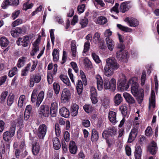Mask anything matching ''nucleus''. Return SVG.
I'll use <instances>...</instances> for the list:
<instances>
[{"mask_svg": "<svg viewBox=\"0 0 159 159\" xmlns=\"http://www.w3.org/2000/svg\"><path fill=\"white\" fill-rule=\"evenodd\" d=\"M96 79L97 88L99 91H101L103 87L105 89H109L112 91H114L115 90L116 82V80L114 78H112L110 80L107 78H105L103 81L102 77L98 75L96 76Z\"/></svg>", "mask_w": 159, "mask_h": 159, "instance_id": "f257e3e1", "label": "nucleus"}, {"mask_svg": "<svg viewBox=\"0 0 159 159\" xmlns=\"http://www.w3.org/2000/svg\"><path fill=\"white\" fill-rule=\"evenodd\" d=\"M106 64L104 67V74L107 77L112 75L114 70L117 69L119 65L114 57H110L106 60Z\"/></svg>", "mask_w": 159, "mask_h": 159, "instance_id": "f03ea898", "label": "nucleus"}, {"mask_svg": "<svg viewBox=\"0 0 159 159\" xmlns=\"http://www.w3.org/2000/svg\"><path fill=\"white\" fill-rule=\"evenodd\" d=\"M41 77L39 73L35 74H32L30 75L29 79V86L30 87H33L35 83L38 84L41 81Z\"/></svg>", "mask_w": 159, "mask_h": 159, "instance_id": "7ed1b4c3", "label": "nucleus"}, {"mask_svg": "<svg viewBox=\"0 0 159 159\" xmlns=\"http://www.w3.org/2000/svg\"><path fill=\"white\" fill-rule=\"evenodd\" d=\"M47 126L45 124H42L39 127L37 135L39 139H43L47 133Z\"/></svg>", "mask_w": 159, "mask_h": 159, "instance_id": "20e7f679", "label": "nucleus"}, {"mask_svg": "<svg viewBox=\"0 0 159 159\" xmlns=\"http://www.w3.org/2000/svg\"><path fill=\"white\" fill-rule=\"evenodd\" d=\"M30 43V39L28 36H24L23 38H19L16 41L18 46L21 45L24 47H28Z\"/></svg>", "mask_w": 159, "mask_h": 159, "instance_id": "39448f33", "label": "nucleus"}, {"mask_svg": "<svg viewBox=\"0 0 159 159\" xmlns=\"http://www.w3.org/2000/svg\"><path fill=\"white\" fill-rule=\"evenodd\" d=\"M39 113L41 116L48 117L49 115V108L46 105H42L40 107L38 111Z\"/></svg>", "mask_w": 159, "mask_h": 159, "instance_id": "423d86ee", "label": "nucleus"}, {"mask_svg": "<svg viewBox=\"0 0 159 159\" xmlns=\"http://www.w3.org/2000/svg\"><path fill=\"white\" fill-rule=\"evenodd\" d=\"M70 98V93L67 89H64L62 91L61 97V102L64 103L67 102Z\"/></svg>", "mask_w": 159, "mask_h": 159, "instance_id": "0eeeda50", "label": "nucleus"}, {"mask_svg": "<svg viewBox=\"0 0 159 159\" xmlns=\"http://www.w3.org/2000/svg\"><path fill=\"white\" fill-rule=\"evenodd\" d=\"M129 83H132L131 87V92L132 94L134 96H137L138 95V93H139V85L138 84L134 82L132 79H130L129 80Z\"/></svg>", "mask_w": 159, "mask_h": 159, "instance_id": "6e6552de", "label": "nucleus"}, {"mask_svg": "<svg viewBox=\"0 0 159 159\" xmlns=\"http://www.w3.org/2000/svg\"><path fill=\"white\" fill-rule=\"evenodd\" d=\"M124 21L130 27H135L138 26L139 25V22L138 20L131 17H128L126 18L125 19Z\"/></svg>", "mask_w": 159, "mask_h": 159, "instance_id": "1a4fd4ad", "label": "nucleus"}, {"mask_svg": "<svg viewBox=\"0 0 159 159\" xmlns=\"http://www.w3.org/2000/svg\"><path fill=\"white\" fill-rule=\"evenodd\" d=\"M155 107V92L153 90H152L150 97L149 98V108L152 107L154 108Z\"/></svg>", "mask_w": 159, "mask_h": 159, "instance_id": "9d476101", "label": "nucleus"}, {"mask_svg": "<svg viewBox=\"0 0 159 159\" xmlns=\"http://www.w3.org/2000/svg\"><path fill=\"white\" fill-rule=\"evenodd\" d=\"M123 96L126 101L129 104H132L135 102V100L131 95L126 92L123 93Z\"/></svg>", "mask_w": 159, "mask_h": 159, "instance_id": "9b49d317", "label": "nucleus"}, {"mask_svg": "<svg viewBox=\"0 0 159 159\" xmlns=\"http://www.w3.org/2000/svg\"><path fill=\"white\" fill-rule=\"evenodd\" d=\"M40 42V40L37 39L33 44V50L31 52V55L32 56H34L35 54L39 51V43Z\"/></svg>", "mask_w": 159, "mask_h": 159, "instance_id": "f8f14e48", "label": "nucleus"}, {"mask_svg": "<svg viewBox=\"0 0 159 159\" xmlns=\"http://www.w3.org/2000/svg\"><path fill=\"white\" fill-rule=\"evenodd\" d=\"M157 149L156 143L154 141L152 142L148 147V151L152 155L156 153Z\"/></svg>", "mask_w": 159, "mask_h": 159, "instance_id": "ddd939ff", "label": "nucleus"}, {"mask_svg": "<svg viewBox=\"0 0 159 159\" xmlns=\"http://www.w3.org/2000/svg\"><path fill=\"white\" fill-rule=\"evenodd\" d=\"M105 40L108 49L110 51H112L114 47V42L112 39L108 38H106Z\"/></svg>", "mask_w": 159, "mask_h": 159, "instance_id": "4468645a", "label": "nucleus"}, {"mask_svg": "<svg viewBox=\"0 0 159 159\" xmlns=\"http://www.w3.org/2000/svg\"><path fill=\"white\" fill-rule=\"evenodd\" d=\"M116 113L112 111L109 112L108 118L110 121L112 123H115L117 122L116 120Z\"/></svg>", "mask_w": 159, "mask_h": 159, "instance_id": "2eb2a0df", "label": "nucleus"}, {"mask_svg": "<svg viewBox=\"0 0 159 159\" xmlns=\"http://www.w3.org/2000/svg\"><path fill=\"white\" fill-rule=\"evenodd\" d=\"M137 134V130L136 129H132L129 135L128 142L129 143H131L136 137Z\"/></svg>", "mask_w": 159, "mask_h": 159, "instance_id": "dca6fc26", "label": "nucleus"}, {"mask_svg": "<svg viewBox=\"0 0 159 159\" xmlns=\"http://www.w3.org/2000/svg\"><path fill=\"white\" fill-rule=\"evenodd\" d=\"M79 106L76 103H73L71 107V113L73 116L77 115L79 109Z\"/></svg>", "mask_w": 159, "mask_h": 159, "instance_id": "f3484780", "label": "nucleus"}, {"mask_svg": "<svg viewBox=\"0 0 159 159\" xmlns=\"http://www.w3.org/2000/svg\"><path fill=\"white\" fill-rule=\"evenodd\" d=\"M116 57L117 59L121 61H125L126 60V54H123L122 51H117L116 53Z\"/></svg>", "mask_w": 159, "mask_h": 159, "instance_id": "a211bd4d", "label": "nucleus"}, {"mask_svg": "<svg viewBox=\"0 0 159 159\" xmlns=\"http://www.w3.org/2000/svg\"><path fill=\"white\" fill-rule=\"evenodd\" d=\"M59 112L62 116L65 118H68L70 115L69 110L65 107H62L59 110Z\"/></svg>", "mask_w": 159, "mask_h": 159, "instance_id": "6ab92c4d", "label": "nucleus"}, {"mask_svg": "<svg viewBox=\"0 0 159 159\" xmlns=\"http://www.w3.org/2000/svg\"><path fill=\"white\" fill-rule=\"evenodd\" d=\"M130 2V1H128L123 2L120 5V11L122 13L125 12L129 10L128 4Z\"/></svg>", "mask_w": 159, "mask_h": 159, "instance_id": "aec40b11", "label": "nucleus"}, {"mask_svg": "<svg viewBox=\"0 0 159 159\" xmlns=\"http://www.w3.org/2000/svg\"><path fill=\"white\" fill-rule=\"evenodd\" d=\"M40 146L39 144L36 142H34L33 143L32 152L34 155H37L39 152Z\"/></svg>", "mask_w": 159, "mask_h": 159, "instance_id": "412c9836", "label": "nucleus"}, {"mask_svg": "<svg viewBox=\"0 0 159 159\" xmlns=\"http://www.w3.org/2000/svg\"><path fill=\"white\" fill-rule=\"evenodd\" d=\"M76 42L75 40H72L71 43V50L72 56L75 57L77 54Z\"/></svg>", "mask_w": 159, "mask_h": 159, "instance_id": "4be33fe9", "label": "nucleus"}, {"mask_svg": "<svg viewBox=\"0 0 159 159\" xmlns=\"http://www.w3.org/2000/svg\"><path fill=\"white\" fill-rule=\"evenodd\" d=\"M119 87L121 91H123L126 90L129 88V85L126 83L125 80H124L119 83Z\"/></svg>", "mask_w": 159, "mask_h": 159, "instance_id": "5701e85b", "label": "nucleus"}, {"mask_svg": "<svg viewBox=\"0 0 159 159\" xmlns=\"http://www.w3.org/2000/svg\"><path fill=\"white\" fill-rule=\"evenodd\" d=\"M69 150L70 153L72 154H75L77 152V146L75 143L73 141L70 142L69 144Z\"/></svg>", "mask_w": 159, "mask_h": 159, "instance_id": "b1692460", "label": "nucleus"}, {"mask_svg": "<svg viewBox=\"0 0 159 159\" xmlns=\"http://www.w3.org/2000/svg\"><path fill=\"white\" fill-rule=\"evenodd\" d=\"M142 149L140 146L136 145L135 151V159H141Z\"/></svg>", "mask_w": 159, "mask_h": 159, "instance_id": "393cba45", "label": "nucleus"}, {"mask_svg": "<svg viewBox=\"0 0 159 159\" xmlns=\"http://www.w3.org/2000/svg\"><path fill=\"white\" fill-rule=\"evenodd\" d=\"M123 101L121 95L119 93L116 94L114 98V101L116 105L118 106Z\"/></svg>", "mask_w": 159, "mask_h": 159, "instance_id": "a878e982", "label": "nucleus"}, {"mask_svg": "<svg viewBox=\"0 0 159 159\" xmlns=\"http://www.w3.org/2000/svg\"><path fill=\"white\" fill-rule=\"evenodd\" d=\"M44 94L43 91H41L39 94L37 98L36 106L38 107L42 102L44 98Z\"/></svg>", "mask_w": 159, "mask_h": 159, "instance_id": "bb28decb", "label": "nucleus"}, {"mask_svg": "<svg viewBox=\"0 0 159 159\" xmlns=\"http://www.w3.org/2000/svg\"><path fill=\"white\" fill-rule=\"evenodd\" d=\"M95 22L100 25H104L107 22V20L105 16H101L98 17Z\"/></svg>", "mask_w": 159, "mask_h": 159, "instance_id": "cd10ccee", "label": "nucleus"}, {"mask_svg": "<svg viewBox=\"0 0 159 159\" xmlns=\"http://www.w3.org/2000/svg\"><path fill=\"white\" fill-rule=\"evenodd\" d=\"M52 142L54 148L56 150H58L61 147V143L58 138H53L52 139Z\"/></svg>", "mask_w": 159, "mask_h": 159, "instance_id": "c85d7f7f", "label": "nucleus"}, {"mask_svg": "<svg viewBox=\"0 0 159 159\" xmlns=\"http://www.w3.org/2000/svg\"><path fill=\"white\" fill-rule=\"evenodd\" d=\"M13 136L12 134L8 131L4 132L3 134V139L6 141H9Z\"/></svg>", "mask_w": 159, "mask_h": 159, "instance_id": "c756f323", "label": "nucleus"}, {"mask_svg": "<svg viewBox=\"0 0 159 159\" xmlns=\"http://www.w3.org/2000/svg\"><path fill=\"white\" fill-rule=\"evenodd\" d=\"M83 89V86L82 83L80 80H78L76 86V89L78 94H81L82 92Z\"/></svg>", "mask_w": 159, "mask_h": 159, "instance_id": "7c9ffc66", "label": "nucleus"}, {"mask_svg": "<svg viewBox=\"0 0 159 159\" xmlns=\"http://www.w3.org/2000/svg\"><path fill=\"white\" fill-rule=\"evenodd\" d=\"M60 77L61 80L67 85L68 86H70V82L67 76L62 75H60Z\"/></svg>", "mask_w": 159, "mask_h": 159, "instance_id": "2f4dec72", "label": "nucleus"}, {"mask_svg": "<svg viewBox=\"0 0 159 159\" xmlns=\"http://www.w3.org/2000/svg\"><path fill=\"white\" fill-rule=\"evenodd\" d=\"M99 136L97 131L95 129H93L92 132L91 140L92 141H97L98 139Z\"/></svg>", "mask_w": 159, "mask_h": 159, "instance_id": "473e14b6", "label": "nucleus"}, {"mask_svg": "<svg viewBox=\"0 0 159 159\" xmlns=\"http://www.w3.org/2000/svg\"><path fill=\"white\" fill-rule=\"evenodd\" d=\"M9 41L5 37L1 38L0 44L2 47H5L7 46Z\"/></svg>", "mask_w": 159, "mask_h": 159, "instance_id": "72a5a7b5", "label": "nucleus"}, {"mask_svg": "<svg viewBox=\"0 0 159 159\" xmlns=\"http://www.w3.org/2000/svg\"><path fill=\"white\" fill-rule=\"evenodd\" d=\"M15 96L13 94L10 93L7 97V104L8 106H11L13 103Z\"/></svg>", "mask_w": 159, "mask_h": 159, "instance_id": "f704fd0d", "label": "nucleus"}, {"mask_svg": "<svg viewBox=\"0 0 159 159\" xmlns=\"http://www.w3.org/2000/svg\"><path fill=\"white\" fill-rule=\"evenodd\" d=\"M31 66V64H28L22 70L21 75L22 76H25L27 75L28 71L30 70V67Z\"/></svg>", "mask_w": 159, "mask_h": 159, "instance_id": "c9c22d12", "label": "nucleus"}, {"mask_svg": "<svg viewBox=\"0 0 159 159\" xmlns=\"http://www.w3.org/2000/svg\"><path fill=\"white\" fill-rule=\"evenodd\" d=\"M140 92L141 93L139 94L138 93V95L137 96H135L136 97V99L137 100L138 102L139 103H141L142 102L144 96V91L143 89H141L140 90Z\"/></svg>", "mask_w": 159, "mask_h": 159, "instance_id": "e433bc0d", "label": "nucleus"}, {"mask_svg": "<svg viewBox=\"0 0 159 159\" xmlns=\"http://www.w3.org/2000/svg\"><path fill=\"white\" fill-rule=\"evenodd\" d=\"M26 61V57H22L20 58L18 61L17 66L19 68L23 66Z\"/></svg>", "mask_w": 159, "mask_h": 159, "instance_id": "4c0bfd02", "label": "nucleus"}, {"mask_svg": "<svg viewBox=\"0 0 159 159\" xmlns=\"http://www.w3.org/2000/svg\"><path fill=\"white\" fill-rule=\"evenodd\" d=\"M52 55L53 61H57L59 59V52L57 49H54L52 52Z\"/></svg>", "mask_w": 159, "mask_h": 159, "instance_id": "58836bf2", "label": "nucleus"}, {"mask_svg": "<svg viewBox=\"0 0 159 159\" xmlns=\"http://www.w3.org/2000/svg\"><path fill=\"white\" fill-rule=\"evenodd\" d=\"M119 109L124 116H126L127 114V108L125 105H121Z\"/></svg>", "mask_w": 159, "mask_h": 159, "instance_id": "ea45409f", "label": "nucleus"}, {"mask_svg": "<svg viewBox=\"0 0 159 159\" xmlns=\"http://www.w3.org/2000/svg\"><path fill=\"white\" fill-rule=\"evenodd\" d=\"M13 3L12 0H5L2 3V7L4 9H6L7 7L10 5H12Z\"/></svg>", "mask_w": 159, "mask_h": 159, "instance_id": "a19ab883", "label": "nucleus"}, {"mask_svg": "<svg viewBox=\"0 0 159 159\" xmlns=\"http://www.w3.org/2000/svg\"><path fill=\"white\" fill-rule=\"evenodd\" d=\"M117 27L120 30L125 32H131V29L127 27H125L122 25L120 24H117Z\"/></svg>", "mask_w": 159, "mask_h": 159, "instance_id": "79ce46f5", "label": "nucleus"}, {"mask_svg": "<svg viewBox=\"0 0 159 159\" xmlns=\"http://www.w3.org/2000/svg\"><path fill=\"white\" fill-rule=\"evenodd\" d=\"M25 96L24 95H21L19 98L18 102L19 107L21 108L24 105V101L25 99Z\"/></svg>", "mask_w": 159, "mask_h": 159, "instance_id": "37998d69", "label": "nucleus"}, {"mask_svg": "<svg viewBox=\"0 0 159 159\" xmlns=\"http://www.w3.org/2000/svg\"><path fill=\"white\" fill-rule=\"evenodd\" d=\"M88 20L86 17H84L80 20V23L82 28L85 27L88 24Z\"/></svg>", "mask_w": 159, "mask_h": 159, "instance_id": "c03bdc74", "label": "nucleus"}, {"mask_svg": "<svg viewBox=\"0 0 159 159\" xmlns=\"http://www.w3.org/2000/svg\"><path fill=\"white\" fill-rule=\"evenodd\" d=\"M101 102L103 107H107L109 106L110 100L108 98H104L101 99Z\"/></svg>", "mask_w": 159, "mask_h": 159, "instance_id": "a18cd8bd", "label": "nucleus"}, {"mask_svg": "<svg viewBox=\"0 0 159 159\" xmlns=\"http://www.w3.org/2000/svg\"><path fill=\"white\" fill-rule=\"evenodd\" d=\"M37 93L38 92L37 90H34L33 91L31 98V101L32 102H34L37 100Z\"/></svg>", "mask_w": 159, "mask_h": 159, "instance_id": "49530a36", "label": "nucleus"}, {"mask_svg": "<svg viewBox=\"0 0 159 159\" xmlns=\"http://www.w3.org/2000/svg\"><path fill=\"white\" fill-rule=\"evenodd\" d=\"M17 73V68L16 67H14L11 70H10L8 73V76L10 77H12Z\"/></svg>", "mask_w": 159, "mask_h": 159, "instance_id": "de8ad7c7", "label": "nucleus"}, {"mask_svg": "<svg viewBox=\"0 0 159 159\" xmlns=\"http://www.w3.org/2000/svg\"><path fill=\"white\" fill-rule=\"evenodd\" d=\"M108 134L112 135H115L116 133V129L114 127H109L108 130Z\"/></svg>", "mask_w": 159, "mask_h": 159, "instance_id": "09e8293b", "label": "nucleus"}, {"mask_svg": "<svg viewBox=\"0 0 159 159\" xmlns=\"http://www.w3.org/2000/svg\"><path fill=\"white\" fill-rule=\"evenodd\" d=\"M53 88L56 94H58L60 90L59 85L57 83H54L53 84Z\"/></svg>", "mask_w": 159, "mask_h": 159, "instance_id": "8fccbe9b", "label": "nucleus"}, {"mask_svg": "<svg viewBox=\"0 0 159 159\" xmlns=\"http://www.w3.org/2000/svg\"><path fill=\"white\" fill-rule=\"evenodd\" d=\"M33 6L32 3L29 4L28 2H26L24 3L23 5V9L26 11L27 10L31 8Z\"/></svg>", "mask_w": 159, "mask_h": 159, "instance_id": "3c124183", "label": "nucleus"}, {"mask_svg": "<svg viewBox=\"0 0 159 159\" xmlns=\"http://www.w3.org/2000/svg\"><path fill=\"white\" fill-rule=\"evenodd\" d=\"M90 45V43L89 41L85 43L84 45V49L83 51V53H85L89 50Z\"/></svg>", "mask_w": 159, "mask_h": 159, "instance_id": "603ef678", "label": "nucleus"}, {"mask_svg": "<svg viewBox=\"0 0 159 159\" xmlns=\"http://www.w3.org/2000/svg\"><path fill=\"white\" fill-rule=\"evenodd\" d=\"M7 94L8 92L6 91L2 92V93L0 98L1 102V103H3L4 102Z\"/></svg>", "mask_w": 159, "mask_h": 159, "instance_id": "864d4df0", "label": "nucleus"}, {"mask_svg": "<svg viewBox=\"0 0 159 159\" xmlns=\"http://www.w3.org/2000/svg\"><path fill=\"white\" fill-rule=\"evenodd\" d=\"M119 4L118 3H116L115 5L111 9V12H115L116 14H118L119 12L118 9Z\"/></svg>", "mask_w": 159, "mask_h": 159, "instance_id": "5fc2aeb1", "label": "nucleus"}, {"mask_svg": "<svg viewBox=\"0 0 159 159\" xmlns=\"http://www.w3.org/2000/svg\"><path fill=\"white\" fill-rule=\"evenodd\" d=\"M55 134L57 137H59L60 135L61 131L59 128L58 124L57 123L55 124Z\"/></svg>", "mask_w": 159, "mask_h": 159, "instance_id": "6e6d98bb", "label": "nucleus"}, {"mask_svg": "<svg viewBox=\"0 0 159 159\" xmlns=\"http://www.w3.org/2000/svg\"><path fill=\"white\" fill-rule=\"evenodd\" d=\"M83 108L85 111L87 113L91 112L93 110L92 107L90 105H85L84 106Z\"/></svg>", "mask_w": 159, "mask_h": 159, "instance_id": "4d7b16f0", "label": "nucleus"}, {"mask_svg": "<svg viewBox=\"0 0 159 159\" xmlns=\"http://www.w3.org/2000/svg\"><path fill=\"white\" fill-rule=\"evenodd\" d=\"M22 23V20L20 19H18L13 21L12 24L11 26L13 27H15Z\"/></svg>", "mask_w": 159, "mask_h": 159, "instance_id": "13d9d810", "label": "nucleus"}, {"mask_svg": "<svg viewBox=\"0 0 159 159\" xmlns=\"http://www.w3.org/2000/svg\"><path fill=\"white\" fill-rule=\"evenodd\" d=\"M92 56L94 60L96 63H98L101 62V60H100L98 56L95 53H92Z\"/></svg>", "mask_w": 159, "mask_h": 159, "instance_id": "bf43d9fd", "label": "nucleus"}, {"mask_svg": "<svg viewBox=\"0 0 159 159\" xmlns=\"http://www.w3.org/2000/svg\"><path fill=\"white\" fill-rule=\"evenodd\" d=\"M100 34L97 32L95 33L93 36V39L96 42H99L100 40Z\"/></svg>", "mask_w": 159, "mask_h": 159, "instance_id": "052dcab7", "label": "nucleus"}, {"mask_svg": "<svg viewBox=\"0 0 159 159\" xmlns=\"http://www.w3.org/2000/svg\"><path fill=\"white\" fill-rule=\"evenodd\" d=\"M52 75L50 73H49L48 72V73L47 78L48 83L49 84H52L53 82V78Z\"/></svg>", "mask_w": 159, "mask_h": 159, "instance_id": "680f3d73", "label": "nucleus"}, {"mask_svg": "<svg viewBox=\"0 0 159 159\" xmlns=\"http://www.w3.org/2000/svg\"><path fill=\"white\" fill-rule=\"evenodd\" d=\"M25 28L24 27H17L16 28V30L17 31V33L18 34V35L21 34H24L25 32Z\"/></svg>", "mask_w": 159, "mask_h": 159, "instance_id": "e2e57ef3", "label": "nucleus"}, {"mask_svg": "<svg viewBox=\"0 0 159 159\" xmlns=\"http://www.w3.org/2000/svg\"><path fill=\"white\" fill-rule=\"evenodd\" d=\"M20 12V10L16 11L13 12L11 15V17L13 20H15L16 18L18 17Z\"/></svg>", "mask_w": 159, "mask_h": 159, "instance_id": "0e129e2a", "label": "nucleus"}, {"mask_svg": "<svg viewBox=\"0 0 159 159\" xmlns=\"http://www.w3.org/2000/svg\"><path fill=\"white\" fill-rule=\"evenodd\" d=\"M84 64L87 67H91V63L88 58H85L84 60Z\"/></svg>", "mask_w": 159, "mask_h": 159, "instance_id": "69168bd1", "label": "nucleus"}, {"mask_svg": "<svg viewBox=\"0 0 159 159\" xmlns=\"http://www.w3.org/2000/svg\"><path fill=\"white\" fill-rule=\"evenodd\" d=\"M85 5L84 4L79 5L78 7L77 10L79 13H83L84 10Z\"/></svg>", "mask_w": 159, "mask_h": 159, "instance_id": "338daca9", "label": "nucleus"}, {"mask_svg": "<svg viewBox=\"0 0 159 159\" xmlns=\"http://www.w3.org/2000/svg\"><path fill=\"white\" fill-rule=\"evenodd\" d=\"M64 138L65 140L67 142H68L70 139V134L68 132L66 131L64 134Z\"/></svg>", "mask_w": 159, "mask_h": 159, "instance_id": "774afa93", "label": "nucleus"}]
</instances>
